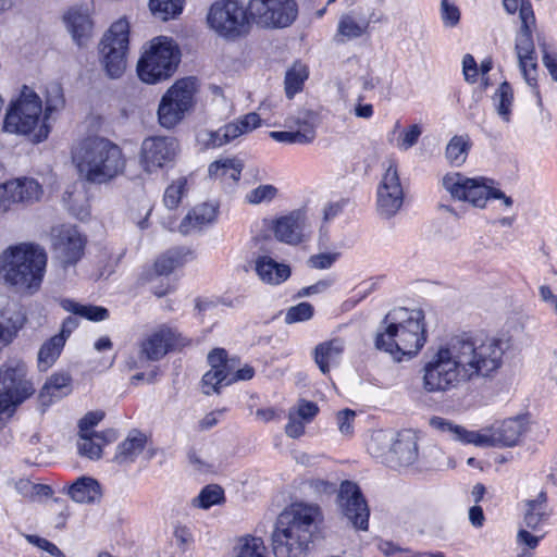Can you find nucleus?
Listing matches in <instances>:
<instances>
[{"label":"nucleus","mask_w":557,"mask_h":557,"mask_svg":"<svg viewBox=\"0 0 557 557\" xmlns=\"http://www.w3.org/2000/svg\"><path fill=\"white\" fill-rule=\"evenodd\" d=\"M72 161L81 177L102 184L123 173L126 164L122 149L103 137H88L72 150Z\"/></svg>","instance_id":"5"},{"label":"nucleus","mask_w":557,"mask_h":557,"mask_svg":"<svg viewBox=\"0 0 557 557\" xmlns=\"http://www.w3.org/2000/svg\"><path fill=\"white\" fill-rule=\"evenodd\" d=\"M232 383H234V377L231 376V372L210 369L202 376V392L206 395L219 393L222 386H226Z\"/></svg>","instance_id":"41"},{"label":"nucleus","mask_w":557,"mask_h":557,"mask_svg":"<svg viewBox=\"0 0 557 557\" xmlns=\"http://www.w3.org/2000/svg\"><path fill=\"white\" fill-rule=\"evenodd\" d=\"M356 412L350 409L341 410L337 413L336 420L338 430L343 435H351L354 432V421Z\"/></svg>","instance_id":"60"},{"label":"nucleus","mask_w":557,"mask_h":557,"mask_svg":"<svg viewBox=\"0 0 557 557\" xmlns=\"http://www.w3.org/2000/svg\"><path fill=\"white\" fill-rule=\"evenodd\" d=\"M180 61L175 42L160 36L149 41L137 63L138 77L147 84H157L173 75Z\"/></svg>","instance_id":"8"},{"label":"nucleus","mask_w":557,"mask_h":557,"mask_svg":"<svg viewBox=\"0 0 557 557\" xmlns=\"http://www.w3.org/2000/svg\"><path fill=\"white\" fill-rule=\"evenodd\" d=\"M426 343L424 313L420 309L394 308L386 313L375 336V347L400 362L418 355Z\"/></svg>","instance_id":"3"},{"label":"nucleus","mask_w":557,"mask_h":557,"mask_svg":"<svg viewBox=\"0 0 557 557\" xmlns=\"http://www.w3.org/2000/svg\"><path fill=\"white\" fill-rule=\"evenodd\" d=\"M505 342L494 336L460 335L430 349L420 370L425 393H449L491 379L503 366Z\"/></svg>","instance_id":"1"},{"label":"nucleus","mask_w":557,"mask_h":557,"mask_svg":"<svg viewBox=\"0 0 557 557\" xmlns=\"http://www.w3.org/2000/svg\"><path fill=\"white\" fill-rule=\"evenodd\" d=\"M183 4L184 0H149L152 15L161 21H168L181 14Z\"/></svg>","instance_id":"39"},{"label":"nucleus","mask_w":557,"mask_h":557,"mask_svg":"<svg viewBox=\"0 0 557 557\" xmlns=\"http://www.w3.org/2000/svg\"><path fill=\"white\" fill-rule=\"evenodd\" d=\"M471 147V140L468 135L454 136L446 147V158L454 165L465 163Z\"/></svg>","instance_id":"37"},{"label":"nucleus","mask_w":557,"mask_h":557,"mask_svg":"<svg viewBox=\"0 0 557 557\" xmlns=\"http://www.w3.org/2000/svg\"><path fill=\"white\" fill-rule=\"evenodd\" d=\"M208 362L212 370H225L231 372L233 363L226 358V351L221 348L213 349L208 355Z\"/></svg>","instance_id":"58"},{"label":"nucleus","mask_w":557,"mask_h":557,"mask_svg":"<svg viewBox=\"0 0 557 557\" xmlns=\"http://www.w3.org/2000/svg\"><path fill=\"white\" fill-rule=\"evenodd\" d=\"M197 138L205 148H219L235 140L228 123L216 131H201Z\"/></svg>","instance_id":"38"},{"label":"nucleus","mask_w":557,"mask_h":557,"mask_svg":"<svg viewBox=\"0 0 557 557\" xmlns=\"http://www.w3.org/2000/svg\"><path fill=\"white\" fill-rule=\"evenodd\" d=\"M207 23L219 36L235 39L246 32L247 10L236 0H218L209 8Z\"/></svg>","instance_id":"11"},{"label":"nucleus","mask_w":557,"mask_h":557,"mask_svg":"<svg viewBox=\"0 0 557 557\" xmlns=\"http://www.w3.org/2000/svg\"><path fill=\"white\" fill-rule=\"evenodd\" d=\"M405 193L397 164L389 160L376 189V212L382 219L395 216L404 205Z\"/></svg>","instance_id":"14"},{"label":"nucleus","mask_w":557,"mask_h":557,"mask_svg":"<svg viewBox=\"0 0 557 557\" xmlns=\"http://www.w3.org/2000/svg\"><path fill=\"white\" fill-rule=\"evenodd\" d=\"M494 102L499 116L508 123L510 121L511 108L513 102V91L511 86L503 83L494 95Z\"/></svg>","instance_id":"44"},{"label":"nucleus","mask_w":557,"mask_h":557,"mask_svg":"<svg viewBox=\"0 0 557 557\" xmlns=\"http://www.w3.org/2000/svg\"><path fill=\"white\" fill-rule=\"evenodd\" d=\"M440 14L445 27H455L460 22V10L450 0H441Z\"/></svg>","instance_id":"55"},{"label":"nucleus","mask_w":557,"mask_h":557,"mask_svg":"<svg viewBox=\"0 0 557 557\" xmlns=\"http://www.w3.org/2000/svg\"><path fill=\"white\" fill-rule=\"evenodd\" d=\"M322 521L318 505H290L280 513L272 533L274 557H306Z\"/></svg>","instance_id":"2"},{"label":"nucleus","mask_w":557,"mask_h":557,"mask_svg":"<svg viewBox=\"0 0 557 557\" xmlns=\"http://www.w3.org/2000/svg\"><path fill=\"white\" fill-rule=\"evenodd\" d=\"M421 134L422 128L418 124H412L400 129L396 140V147L401 151H407L418 143Z\"/></svg>","instance_id":"51"},{"label":"nucleus","mask_w":557,"mask_h":557,"mask_svg":"<svg viewBox=\"0 0 557 557\" xmlns=\"http://www.w3.org/2000/svg\"><path fill=\"white\" fill-rule=\"evenodd\" d=\"M22 323L8 314V311L0 308V349L9 346L17 336Z\"/></svg>","instance_id":"45"},{"label":"nucleus","mask_w":557,"mask_h":557,"mask_svg":"<svg viewBox=\"0 0 557 557\" xmlns=\"http://www.w3.org/2000/svg\"><path fill=\"white\" fill-rule=\"evenodd\" d=\"M62 306L65 310L90 321H103L109 317L106 308L91 305H81L72 300H63Z\"/></svg>","instance_id":"42"},{"label":"nucleus","mask_w":557,"mask_h":557,"mask_svg":"<svg viewBox=\"0 0 557 557\" xmlns=\"http://www.w3.org/2000/svg\"><path fill=\"white\" fill-rule=\"evenodd\" d=\"M42 116V103L39 96L29 87L23 86L20 96L12 101L3 122L8 133L32 135L36 143L45 140L50 127Z\"/></svg>","instance_id":"7"},{"label":"nucleus","mask_w":557,"mask_h":557,"mask_svg":"<svg viewBox=\"0 0 557 557\" xmlns=\"http://www.w3.org/2000/svg\"><path fill=\"white\" fill-rule=\"evenodd\" d=\"M13 187L10 181L0 184V213L9 211L14 203H17Z\"/></svg>","instance_id":"59"},{"label":"nucleus","mask_w":557,"mask_h":557,"mask_svg":"<svg viewBox=\"0 0 557 557\" xmlns=\"http://www.w3.org/2000/svg\"><path fill=\"white\" fill-rule=\"evenodd\" d=\"M178 141L171 136H152L144 139L140 147V164L145 172L153 173L174 161Z\"/></svg>","instance_id":"16"},{"label":"nucleus","mask_w":557,"mask_h":557,"mask_svg":"<svg viewBox=\"0 0 557 557\" xmlns=\"http://www.w3.org/2000/svg\"><path fill=\"white\" fill-rule=\"evenodd\" d=\"M218 212L219 206L216 203L203 202L195 206L180 223V233L187 235L214 223Z\"/></svg>","instance_id":"22"},{"label":"nucleus","mask_w":557,"mask_h":557,"mask_svg":"<svg viewBox=\"0 0 557 557\" xmlns=\"http://www.w3.org/2000/svg\"><path fill=\"white\" fill-rule=\"evenodd\" d=\"M243 163L237 158H223L213 161L208 169L209 176L225 186H234L240 180Z\"/></svg>","instance_id":"24"},{"label":"nucleus","mask_w":557,"mask_h":557,"mask_svg":"<svg viewBox=\"0 0 557 557\" xmlns=\"http://www.w3.org/2000/svg\"><path fill=\"white\" fill-rule=\"evenodd\" d=\"M524 507V527L532 531H539L550 516L546 493L542 491L536 498L527 500Z\"/></svg>","instance_id":"26"},{"label":"nucleus","mask_w":557,"mask_h":557,"mask_svg":"<svg viewBox=\"0 0 557 557\" xmlns=\"http://www.w3.org/2000/svg\"><path fill=\"white\" fill-rule=\"evenodd\" d=\"M290 413H295L297 418L302 419L305 422L310 423L319 412V407L315 403L301 399L295 407L289 409Z\"/></svg>","instance_id":"57"},{"label":"nucleus","mask_w":557,"mask_h":557,"mask_svg":"<svg viewBox=\"0 0 557 557\" xmlns=\"http://www.w3.org/2000/svg\"><path fill=\"white\" fill-rule=\"evenodd\" d=\"M26 540L37 547L48 552L54 557H64V554L51 542L37 535H27Z\"/></svg>","instance_id":"63"},{"label":"nucleus","mask_w":557,"mask_h":557,"mask_svg":"<svg viewBox=\"0 0 557 557\" xmlns=\"http://www.w3.org/2000/svg\"><path fill=\"white\" fill-rule=\"evenodd\" d=\"M234 139L248 134L262 125L260 114L250 112L228 123Z\"/></svg>","instance_id":"46"},{"label":"nucleus","mask_w":557,"mask_h":557,"mask_svg":"<svg viewBox=\"0 0 557 557\" xmlns=\"http://www.w3.org/2000/svg\"><path fill=\"white\" fill-rule=\"evenodd\" d=\"M370 26L364 17H357L352 14H344L337 25L336 40L343 42L363 36Z\"/></svg>","instance_id":"30"},{"label":"nucleus","mask_w":557,"mask_h":557,"mask_svg":"<svg viewBox=\"0 0 557 557\" xmlns=\"http://www.w3.org/2000/svg\"><path fill=\"white\" fill-rule=\"evenodd\" d=\"M534 28V12H531L527 7L521 12V26L516 35L515 51L521 74L527 84L532 87H536L537 76V58L533 41Z\"/></svg>","instance_id":"12"},{"label":"nucleus","mask_w":557,"mask_h":557,"mask_svg":"<svg viewBox=\"0 0 557 557\" xmlns=\"http://www.w3.org/2000/svg\"><path fill=\"white\" fill-rule=\"evenodd\" d=\"M308 422L297 418L295 413L288 412V422L285 425V433L292 438H298L305 433V426Z\"/></svg>","instance_id":"62"},{"label":"nucleus","mask_w":557,"mask_h":557,"mask_svg":"<svg viewBox=\"0 0 557 557\" xmlns=\"http://www.w3.org/2000/svg\"><path fill=\"white\" fill-rule=\"evenodd\" d=\"M129 28V22L126 18H119L112 23L109 29L104 33L100 47L128 51Z\"/></svg>","instance_id":"29"},{"label":"nucleus","mask_w":557,"mask_h":557,"mask_svg":"<svg viewBox=\"0 0 557 557\" xmlns=\"http://www.w3.org/2000/svg\"><path fill=\"white\" fill-rule=\"evenodd\" d=\"M339 253L337 252H323L313 255L309 258L308 264L313 269H329L337 260Z\"/></svg>","instance_id":"61"},{"label":"nucleus","mask_w":557,"mask_h":557,"mask_svg":"<svg viewBox=\"0 0 557 557\" xmlns=\"http://www.w3.org/2000/svg\"><path fill=\"white\" fill-rule=\"evenodd\" d=\"M63 106L64 98L62 95V90L60 86L54 85L48 91V96L46 99V108L44 111L45 120L47 121L53 112L60 110L61 108H63Z\"/></svg>","instance_id":"56"},{"label":"nucleus","mask_w":557,"mask_h":557,"mask_svg":"<svg viewBox=\"0 0 557 557\" xmlns=\"http://www.w3.org/2000/svg\"><path fill=\"white\" fill-rule=\"evenodd\" d=\"M395 433L387 431L374 432L368 444V450L376 458H382L387 465V454L391 450Z\"/></svg>","instance_id":"40"},{"label":"nucleus","mask_w":557,"mask_h":557,"mask_svg":"<svg viewBox=\"0 0 557 557\" xmlns=\"http://www.w3.org/2000/svg\"><path fill=\"white\" fill-rule=\"evenodd\" d=\"M430 425L437 431L450 434L454 440L475 446L512 447L527 432V422L522 417L505 420L497 428L482 432L468 431L441 417L431 418Z\"/></svg>","instance_id":"6"},{"label":"nucleus","mask_w":557,"mask_h":557,"mask_svg":"<svg viewBox=\"0 0 557 557\" xmlns=\"http://www.w3.org/2000/svg\"><path fill=\"white\" fill-rule=\"evenodd\" d=\"M147 437L139 431H132L128 436L117 446L114 461L119 465L133 462L144 450Z\"/></svg>","instance_id":"28"},{"label":"nucleus","mask_w":557,"mask_h":557,"mask_svg":"<svg viewBox=\"0 0 557 557\" xmlns=\"http://www.w3.org/2000/svg\"><path fill=\"white\" fill-rule=\"evenodd\" d=\"M223 499V490L218 485L206 486L194 500L201 508H209Z\"/></svg>","instance_id":"53"},{"label":"nucleus","mask_w":557,"mask_h":557,"mask_svg":"<svg viewBox=\"0 0 557 557\" xmlns=\"http://www.w3.org/2000/svg\"><path fill=\"white\" fill-rule=\"evenodd\" d=\"M116 433L113 430H107L101 433H86L79 431L77 448L81 456L89 459H99L102 455V444L113 442Z\"/></svg>","instance_id":"25"},{"label":"nucleus","mask_w":557,"mask_h":557,"mask_svg":"<svg viewBox=\"0 0 557 557\" xmlns=\"http://www.w3.org/2000/svg\"><path fill=\"white\" fill-rule=\"evenodd\" d=\"M183 262V251L181 249H171L160 256L154 269L159 275H168Z\"/></svg>","instance_id":"49"},{"label":"nucleus","mask_w":557,"mask_h":557,"mask_svg":"<svg viewBox=\"0 0 557 557\" xmlns=\"http://www.w3.org/2000/svg\"><path fill=\"white\" fill-rule=\"evenodd\" d=\"M251 17L264 27H287L297 17L295 0H250Z\"/></svg>","instance_id":"15"},{"label":"nucleus","mask_w":557,"mask_h":557,"mask_svg":"<svg viewBox=\"0 0 557 557\" xmlns=\"http://www.w3.org/2000/svg\"><path fill=\"white\" fill-rule=\"evenodd\" d=\"M196 79L176 81L161 97L157 115L161 127L172 129L178 125L195 106Z\"/></svg>","instance_id":"10"},{"label":"nucleus","mask_w":557,"mask_h":557,"mask_svg":"<svg viewBox=\"0 0 557 557\" xmlns=\"http://www.w3.org/2000/svg\"><path fill=\"white\" fill-rule=\"evenodd\" d=\"M286 125L290 128L296 127V133L311 131L312 141L315 138L317 115L312 111H299L295 116H292L287 120Z\"/></svg>","instance_id":"48"},{"label":"nucleus","mask_w":557,"mask_h":557,"mask_svg":"<svg viewBox=\"0 0 557 557\" xmlns=\"http://www.w3.org/2000/svg\"><path fill=\"white\" fill-rule=\"evenodd\" d=\"M270 137L278 143L285 144H310L312 143V133L311 131H306L304 133H296V131H273L270 132Z\"/></svg>","instance_id":"52"},{"label":"nucleus","mask_w":557,"mask_h":557,"mask_svg":"<svg viewBox=\"0 0 557 557\" xmlns=\"http://www.w3.org/2000/svg\"><path fill=\"white\" fill-rule=\"evenodd\" d=\"M262 539L256 536L239 537L233 548L234 557H267Z\"/></svg>","instance_id":"35"},{"label":"nucleus","mask_w":557,"mask_h":557,"mask_svg":"<svg viewBox=\"0 0 557 557\" xmlns=\"http://www.w3.org/2000/svg\"><path fill=\"white\" fill-rule=\"evenodd\" d=\"M11 184L14 186V195L16 198L17 203L18 202H34L41 198L42 196V187L40 184L34 180L28 177L23 178H16L10 181Z\"/></svg>","instance_id":"34"},{"label":"nucleus","mask_w":557,"mask_h":557,"mask_svg":"<svg viewBox=\"0 0 557 557\" xmlns=\"http://www.w3.org/2000/svg\"><path fill=\"white\" fill-rule=\"evenodd\" d=\"M418 458L417 437L410 431L395 433V437L387 454V466L392 468H406L416 462Z\"/></svg>","instance_id":"19"},{"label":"nucleus","mask_w":557,"mask_h":557,"mask_svg":"<svg viewBox=\"0 0 557 557\" xmlns=\"http://www.w3.org/2000/svg\"><path fill=\"white\" fill-rule=\"evenodd\" d=\"M256 272L259 278L271 285H277L286 281L290 275V269L284 263H278L268 256L256 260Z\"/></svg>","instance_id":"27"},{"label":"nucleus","mask_w":557,"mask_h":557,"mask_svg":"<svg viewBox=\"0 0 557 557\" xmlns=\"http://www.w3.org/2000/svg\"><path fill=\"white\" fill-rule=\"evenodd\" d=\"M72 377L66 372L52 374L45 383L41 389V397H62L66 396L72 391Z\"/></svg>","instance_id":"36"},{"label":"nucleus","mask_w":557,"mask_h":557,"mask_svg":"<svg viewBox=\"0 0 557 557\" xmlns=\"http://www.w3.org/2000/svg\"><path fill=\"white\" fill-rule=\"evenodd\" d=\"M278 194V189L271 184L259 185L245 196V201L250 205L271 202Z\"/></svg>","instance_id":"50"},{"label":"nucleus","mask_w":557,"mask_h":557,"mask_svg":"<svg viewBox=\"0 0 557 557\" xmlns=\"http://www.w3.org/2000/svg\"><path fill=\"white\" fill-rule=\"evenodd\" d=\"M345 350L342 338H332L320 343L313 350L314 361L323 374H327L332 367L337 366Z\"/></svg>","instance_id":"23"},{"label":"nucleus","mask_w":557,"mask_h":557,"mask_svg":"<svg viewBox=\"0 0 557 557\" xmlns=\"http://www.w3.org/2000/svg\"><path fill=\"white\" fill-rule=\"evenodd\" d=\"M67 30L78 46H85L92 35L94 23L87 7H73L63 17Z\"/></svg>","instance_id":"20"},{"label":"nucleus","mask_w":557,"mask_h":557,"mask_svg":"<svg viewBox=\"0 0 557 557\" xmlns=\"http://www.w3.org/2000/svg\"><path fill=\"white\" fill-rule=\"evenodd\" d=\"M64 344V335L57 334L41 345L38 351V367L41 371L48 370L55 362Z\"/></svg>","instance_id":"33"},{"label":"nucleus","mask_w":557,"mask_h":557,"mask_svg":"<svg viewBox=\"0 0 557 557\" xmlns=\"http://www.w3.org/2000/svg\"><path fill=\"white\" fill-rule=\"evenodd\" d=\"M48 257L34 244L11 246L0 253V280L16 292L34 295L42 284Z\"/></svg>","instance_id":"4"},{"label":"nucleus","mask_w":557,"mask_h":557,"mask_svg":"<svg viewBox=\"0 0 557 557\" xmlns=\"http://www.w3.org/2000/svg\"><path fill=\"white\" fill-rule=\"evenodd\" d=\"M187 190V178L186 177H178L174 180L165 189L164 196H163V202L164 206L170 209H176L181 201L183 196L186 194Z\"/></svg>","instance_id":"47"},{"label":"nucleus","mask_w":557,"mask_h":557,"mask_svg":"<svg viewBox=\"0 0 557 557\" xmlns=\"http://www.w3.org/2000/svg\"><path fill=\"white\" fill-rule=\"evenodd\" d=\"M337 505L345 518L358 530L366 531L369 527V507L359 488L351 481H344L337 494Z\"/></svg>","instance_id":"17"},{"label":"nucleus","mask_w":557,"mask_h":557,"mask_svg":"<svg viewBox=\"0 0 557 557\" xmlns=\"http://www.w3.org/2000/svg\"><path fill=\"white\" fill-rule=\"evenodd\" d=\"M307 78V66L299 62L294 63L285 75V91L287 97L292 98L295 94L299 92Z\"/></svg>","instance_id":"43"},{"label":"nucleus","mask_w":557,"mask_h":557,"mask_svg":"<svg viewBox=\"0 0 557 557\" xmlns=\"http://www.w3.org/2000/svg\"><path fill=\"white\" fill-rule=\"evenodd\" d=\"M128 51L100 47L101 63L111 78H119L126 70Z\"/></svg>","instance_id":"32"},{"label":"nucleus","mask_w":557,"mask_h":557,"mask_svg":"<svg viewBox=\"0 0 557 557\" xmlns=\"http://www.w3.org/2000/svg\"><path fill=\"white\" fill-rule=\"evenodd\" d=\"M104 417V413L101 411L88 412L84 418L79 421V431L86 433H94L91 429L97 425Z\"/></svg>","instance_id":"64"},{"label":"nucleus","mask_w":557,"mask_h":557,"mask_svg":"<svg viewBox=\"0 0 557 557\" xmlns=\"http://www.w3.org/2000/svg\"><path fill=\"white\" fill-rule=\"evenodd\" d=\"M181 335L168 325H160L145 335L139 344V358L158 361L180 345Z\"/></svg>","instance_id":"18"},{"label":"nucleus","mask_w":557,"mask_h":557,"mask_svg":"<svg viewBox=\"0 0 557 557\" xmlns=\"http://www.w3.org/2000/svg\"><path fill=\"white\" fill-rule=\"evenodd\" d=\"M69 494L76 503H94L100 498V485L92 478L82 476L71 485Z\"/></svg>","instance_id":"31"},{"label":"nucleus","mask_w":557,"mask_h":557,"mask_svg":"<svg viewBox=\"0 0 557 557\" xmlns=\"http://www.w3.org/2000/svg\"><path fill=\"white\" fill-rule=\"evenodd\" d=\"M314 309L309 302H300L290 307L285 314V322L293 324L297 322L308 321L312 318Z\"/></svg>","instance_id":"54"},{"label":"nucleus","mask_w":557,"mask_h":557,"mask_svg":"<svg viewBox=\"0 0 557 557\" xmlns=\"http://www.w3.org/2000/svg\"><path fill=\"white\" fill-rule=\"evenodd\" d=\"M443 187L451 198L469 202L483 209L488 199H499L506 208L512 206V199L495 187L493 180L478 176L468 177L459 172L447 173L442 180Z\"/></svg>","instance_id":"9"},{"label":"nucleus","mask_w":557,"mask_h":557,"mask_svg":"<svg viewBox=\"0 0 557 557\" xmlns=\"http://www.w3.org/2000/svg\"><path fill=\"white\" fill-rule=\"evenodd\" d=\"M86 243V237L74 225L63 224L51 230L54 258L63 269L75 265L83 258Z\"/></svg>","instance_id":"13"},{"label":"nucleus","mask_w":557,"mask_h":557,"mask_svg":"<svg viewBox=\"0 0 557 557\" xmlns=\"http://www.w3.org/2000/svg\"><path fill=\"white\" fill-rule=\"evenodd\" d=\"M271 227L277 240L289 245H297L304 238L305 218L299 212H292L271 221Z\"/></svg>","instance_id":"21"}]
</instances>
